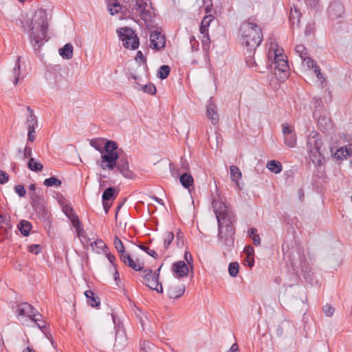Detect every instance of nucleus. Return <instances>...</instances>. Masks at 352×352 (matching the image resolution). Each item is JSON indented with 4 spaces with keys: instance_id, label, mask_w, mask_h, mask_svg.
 <instances>
[{
    "instance_id": "obj_57",
    "label": "nucleus",
    "mask_w": 352,
    "mask_h": 352,
    "mask_svg": "<svg viewBox=\"0 0 352 352\" xmlns=\"http://www.w3.org/2000/svg\"><path fill=\"white\" fill-rule=\"evenodd\" d=\"M90 245L91 246L95 245L96 246H97L98 248H99L100 249H102L105 246L104 243L100 239L96 240L94 242L91 243Z\"/></svg>"
},
{
    "instance_id": "obj_61",
    "label": "nucleus",
    "mask_w": 352,
    "mask_h": 352,
    "mask_svg": "<svg viewBox=\"0 0 352 352\" xmlns=\"http://www.w3.org/2000/svg\"><path fill=\"white\" fill-rule=\"evenodd\" d=\"M252 239L253 241V243L255 245H259L261 244V240L258 234L253 236Z\"/></svg>"
},
{
    "instance_id": "obj_37",
    "label": "nucleus",
    "mask_w": 352,
    "mask_h": 352,
    "mask_svg": "<svg viewBox=\"0 0 352 352\" xmlns=\"http://www.w3.org/2000/svg\"><path fill=\"white\" fill-rule=\"evenodd\" d=\"M239 265L238 263H230L228 267V272L231 276L235 277L239 274Z\"/></svg>"
},
{
    "instance_id": "obj_22",
    "label": "nucleus",
    "mask_w": 352,
    "mask_h": 352,
    "mask_svg": "<svg viewBox=\"0 0 352 352\" xmlns=\"http://www.w3.org/2000/svg\"><path fill=\"white\" fill-rule=\"evenodd\" d=\"M17 228L21 232V234L27 236L30 234V232L32 228V223L27 220H21L19 221Z\"/></svg>"
},
{
    "instance_id": "obj_38",
    "label": "nucleus",
    "mask_w": 352,
    "mask_h": 352,
    "mask_svg": "<svg viewBox=\"0 0 352 352\" xmlns=\"http://www.w3.org/2000/svg\"><path fill=\"white\" fill-rule=\"evenodd\" d=\"M296 52L300 56L301 59H303L306 57L307 55V50L304 45H298L296 46L295 48Z\"/></svg>"
},
{
    "instance_id": "obj_27",
    "label": "nucleus",
    "mask_w": 352,
    "mask_h": 352,
    "mask_svg": "<svg viewBox=\"0 0 352 352\" xmlns=\"http://www.w3.org/2000/svg\"><path fill=\"white\" fill-rule=\"evenodd\" d=\"M76 232L77 237L80 239V241L84 245H88L89 243H90V239L87 236L83 226L78 228L76 230Z\"/></svg>"
},
{
    "instance_id": "obj_2",
    "label": "nucleus",
    "mask_w": 352,
    "mask_h": 352,
    "mask_svg": "<svg viewBox=\"0 0 352 352\" xmlns=\"http://www.w3.org/2000/svg\"><path fill=\"white\" fill-rule=\"evenodd\" d=\"M24 28L29 34L34 49L39 50L43 43L47 41L48 24L46 12L43 10L36 12L31 21L27 22V26Z\"/></svg>"
},
{
    "instance_id": "obj_10",
    "label": "nucleus",
    "mask_w": 352,
    "mask_h": 352,
    "mask_svg": "<svg viewBox=\"0 0 352 352\" xmlns=\"http://www.w3.org/2000/svg\"><path fill=\"white\" fill-rule=\"evenodd\" d=\"M115 168L126 178L131 179L133 177V173L129 169L128 156L123 153L118 155L116 160Z\"/></svg>"
},
{
    "instance_id": "obj_3",
    "label": "nucleus",
    "mask_w": 352,
    "mask_h": 352,
    "mask_svg": "<svg viewBox=\"0 0 352 352\" xmlns=\"http://www.w3.org/2000/svg\"><path fill=\"white\" fill-rule=\"evenodd\" d=\"M243 44L247 47L251 54L254 52L256 48L263 40L261 30L256 23L245 21L239 30Z\"/></svg>"
},
{
    "instance_id": "obj_5",
    "label": "nucleus",
    "mask_w": 352,
    "mask_h": 352,
    "mask_svg": "<svg viewBox=\"0 0 352 352\" xmlns=\"http://www.w3.org/2000/svg\"><path fill=\"white\" fill-rule=\"evenodd\" d=\"M117 144L114 141H107L103 149L101 151L100 160L97 161L98 164L102 170H113L116 160L118 159L120 155L116 152Z\"/></svg>"
},
{
    "instance_id": "obj_28",
    "label": "nucleus",
    "mask_w": 352,
    "mask_h": 352,
    "mask_svg": "<svg viewBox=\"0 0 352 352\" xmlns=\"http://www.w3.org/2000/svg\"><path fill=\"white\" fill-rule=\"evenodd\" d=\"M20 58H21V57L17 58L15 66L13 68V70L12 72V76L14 78L13 82H14V85H17L19 80L20 69H21Z\"/></svg>"
},
{
    "instance_id": "obj_54",
    "label": "nucleus",
    "mask_w": 352,
    "mask_h": 352,
    "mask_svg": "<svg viewBox=\"0 0 352 352\" xmlns=\"http://www.w3.org/2000/svg\"><path fill=\"white\" fill-rule=\"evenodd\" d=\"M345 154L346 153H345L344 148H341L337 150V151L335 153V155L338 159L342 160L343 158H346L348 157V156H345Z\"/></svg>"
},
{
    "instance_id": "obj_19",
    "label": "nucleus",
    "mask_w": 352,
    "mask_h": 352,
    "mask_svg": "<svg viewBox=\"0 0 352 352\" xmlns=\"http://www.w3.org/2000/svg\"><path fill=\"white\" fill-rule=\"evenodd\" d=\"M174 239V234L172 232H167L164 233L163 239V247L159 249V252L161 254H164L166 250L168 249L170 244L172 243Z\"/></svg>"
},
{
    "instance_id": "obj_52",
    "label": "nucleus",
    "mask_w": 352,
    "mask_h": 352,
    "mask_svg": "<svg viewBox=\"0 0 352 352\" xmlns=\"http://www.w3.org/2000/svg\"><path fill=\"white\" fill-rule=\"evenodd\" d=\"M244 252L247 255V258L249 259L250 257L254 255V250L252 246L248 245L245 248Z\"/></svg>"
},
{
    "instance_id": "obj_49",
    "label": "nucleus",
    "mask_w": 352,
    "mask_h": 352,
    "mask_svg": "<svg viewBox=\"0 0 352 352\" xmlns=\"http://www.w3.org/2000/svg\"><path fill=\"white\" fill-rule=\"evenodd\" d=\"M8 179H9L8 174L6 172L0 170V184H4L8 181Z\"/></svg>"
},
{
    "instance_id": "obj_56",
    "label": "nucleus",
    "mask_w": 352,
    "mask_h": 352,
    "mask_svg": "<svg viewBox=\"0 0 352 352\" xmlns=\"http://www.w3.org/2000/svg\"><path fill=\"white\" fill-rule=\"evenodd\" d=\"M91 146L94 147L96 150L100 151L101 153V151L103 149L104 147L102 146V145L100 144L98 140H92L90 143Z\"/></svg>"
},
{
    "instance_id": "obj_32",
    "label": "nucleus",
    "mask_w": 352,
    "mask_h": 352,
    "mask_svg": "<svg viewBox=\"0 0 352 352\" xmlns=\"http://www.w3.org/2000/svg\"><path fill=\"white\" fill-rule=\"evenodd\" d=\"M118 193H116L115 188L113 187L107 188L102 194V202L110 201L111 199L115 198Z\"/></svg>"
},
{
    "instance_id": "obj_42",
    "label": "nucleus",
    "mask_w": 352,
    "mask_h": 352,
    "mask_svg": "<svg viewBox=\"0 0 352 352\" xmlns=\"http://www.w3.org/2000/svg\"><path fill=\"white\" fill-rule=\"evenodd\" d=\"M201 43L203 45V47L204 50L208 49L210 47V38L209 36V34H203L202 38H201Z\"/></svg>"
},
{
    "instance_id": "obj_45",
    "label": "nucleus",
    "mask_w": 352,
    "mask_h": 352,
    "mask_svg": "<svg viewBox=\"0 0 352 352\" xmlns=\"http://www.w3.org/2000/svg\"><path fill=\"white\" fill-rule=\"evenodd\" d=\"M41 318H42V316L41 317L35 316V318L32 320V321H34L36 323V324L40 329H43V328L45 327V322L44 320H43Z\"/></svg>"
},
{
    "instance_id": "obj_21",
    "label": "nucleus",
    "mask_w": 352,
    "mask_h": 352,
    "mask_svg": "<svg viewBox=\"0 0 352 352\" xmlns=\"http://www.w3.org/2000/svg\"><path fill=\"white\" fill-rule=\"evenodd\" d=\"M181 184L186 188L190 189L194 185V179L192 176L188 173H184L179 177Z\"/></svg>"
},
{
    "instance_id": "obj_26",
    "label": "nucleus",
    "mask_w": 352,
    "mask_h": 352,
    "mask_svg": "<svg viewBox=\"0 0 352 352\" xmlns=\"http://www.w3.org/2000/svg\"><path fill=\"white\" fill-rule=\"evenodd\" d=\"M230 170V178L232 181L239 186V180L241 178V172L240 169L236 166H231Z\"/></svg>"
},
{
    "instance_id": "obj_46",
    "label": "nucleus",
    "mask_w": 352,
    "mask_h": 352,
    "mask_svg": "<svg viewBox=\"0 0 352 352\" xmlns=\"http://www.w3.org/2000/svg\"><path fill=\"white\" fill-rule=\"evenodd\" d=\"M14 190L19 197H24L26 193V190L23 185H16L14 186Z\"/></svg>"
},
{
    "instance_id": "obj_39",
    "label": "nucleus",
    "mask_w": 352,
    "mask_h": 352,
    "mask_svg": "<svg viewBox=\"0 0 352 352\" xmlns=\"http://www.w3.org/2000/svg\"><path fill=\"white\" fill-rule=\"evenodd\" d=\"M144 92L149 94H155L156 93V87L153 84H148L142 87Z\"/></svg>"
},
{
    "instance_id": "obj_4",
    "label": "nucleus",
    "mask_w": 352,
    "mask_h": 352,
    "mask_svg": "<svg viewBox=\"0 0 352 352\" xmlns=\"http://www.w3.org/2000/svg\"><path fill=\"white\" fill-rule=\"evenodd\" d=\"M322 145L323 143L319 133L316 131H311L307 137V146L309 157L316 166H321L324 161L321 152Z\"/></svg>"
},
{
    "instance_id": "obj_7",
    "label": "nucleus",
    "mask_w": 352,
    "mask_h": 352,
    "mask_svg": "<svg viewBox=\"0 0 352 352\" xmlns=\"http://www.w3.org/2000/svg\"><path fill=\"white\" fill-rule=\"evenodd\" d=\"M162 265L153 272L150 268L144 269L142 277L144 279L143 283L152 290H155L158 293L163 292V287L159 283V275Z\"/></svg>"
},
{
    "instance_id": "obj_25",
    "label": "nucleus",
    "mask_w": 352,
    "mask_h": 352,
    "mask_svg": "<svg viewBox=\"0 0 352 352\" xmlns=\"http://www.w3.org/2000/svg\"><path fill=\"white\" fill-rule=\"evenodd\" d=\"M28 167L30 170L34 172L41 171L43 168V164L36 161L34 158L30 157L28 162Z\"/></svg>"
},
{
    "instance_id": "obj_35",
    "label": "nucleus",
    "mask_w": 352,
    "mask_h": 352,
    "mask_svg": "<svg viewBox=\"0 0 352 352\" xmlns=\"http://www.w3.org/2000/svg\"><path fill=\"white\" fill-rule=\"evenodd\" d=\"M170 72V67L166 65H162L158 70L157 76L161 79H166Z\"/></svg>"
},
{
    "instance_id": "obj_51",
    "label": "nucleus",
    "mask_w": 352,
    "mask_h": 352,
    "mask_svg": "<svg viewBox=\"0 0 352 352\" xmlns=\"http://www.w3.org/2000/svg\"><path fill=\"white\" fill-rule=\"evenodd\" d=\"M204 3L207 4L205 7V12L208 14H211L210 12L212 8V4L211 0H204Z\"/></svg>"
},
{
    "instance_id": "obj_11",
    "label": "nucleus",
    "mask_w": 352,
    "mask_h": 352,
    "mask_svg": "<svg viewBox=\"0 0 352 352\" xmlns=\"http://www.w3.org/2000/svg\"><path fill=\"white\" fill-rule=\"evenodd\" d=\"M133 3H134V8L132 10L135 9L142 20L148 21L151 19V13L147 9L148 3L145 0H134Z\"/></svg>"
},
{
    "instance_id": "obj_29",
    "label": "nucleus",
    "mask_w": 352,
    "mask_h": 352,
    "mask_svg": "<svg viewBox=\"0 0 352 352\" xmlns=\"http://www.w3.org/2000/svg\"><path fill=\"white\" fill-rule=\"evenodd\" d=\"M292 324L287 320L282 322L278 327L276 331V333L278 336H282L285 331H288L292 327Z\"/></svg>"
},
{
    "instance_id": "obj_59",
    "label": "nucleus",
    "mask_w": 352,
    "mask_h": 352,
    "mask_svg": "<svg viewBox=\"0 0 352 352\" xmlns=\"http://www.w3.org/2000/svg\"><path fill=\"white\" fill-rule=\"evenodd\" d=\"M139 59L142 60V62L146 63V58L141 51H138L135 56L136 61H138Z\"/></svg>"
},
{
    "instance_id": "obj_55",
    "label": "nucleus",
    "mask_w": 352,
    "mask_h": 352,
    "mask_svg": "<svg viewBox=\"0 0 352 352\" xmlns=\"http://www.w3.org/2000/svg\"><path fill=\"white\" fill-rule=\"evenodd\" d=\"M301 269L304 273L307 274L308 276L309 275L310 267L306 261L301 262Z\"/></svg>"
},
{
    "instance_id": "obj_64",
    "label": "nucleus",
    "mask_w": 352,
    "mask_h": 352,
    "mask_svg": "<svg viewBox=\"0 0 352 352\" xmlns=\"http://www.w3.org/2000/svg\"><path fill=\"white\" fill-rule=\"evenodd\" d=\"M228 352H239L238 344L236 343L233 344Z\"/></svg>"
},
{
    "instance_id": "obj_9",
    "label": "nucleus",
    "mask_w": 352,
    "mask_h": 352,
    "mask_svg": "<svg viewBox=\"0 0 352 352\" xmlns=\"http://www.w3.org/2000/svg\"><path fill=\"white\" fill-rule=\"evenodd\" d=\"M15 313L19 318H28L31 320L34 319L35 316L41 317L38 311L32 305L28 302L18 304L16 307Z\"/></svg>"
},
{
    "instance_id": "obj_30",
    "label": "nucleus",
    "mask_w": 352,
    "mask_h": 352,
    "mask_svg": "<svg viewBox=\"0 0 352 352\" xmlns=\"http://www.w3.org/2000/svg\"><path fill=\"white\" fill-rule=\"evenodd\" d=\"M113 244H114L115 248L116 249V250L118 251V252L119 254L120 258L121 256H122L124 254H125L126 253H127L125 251V249H124L122 242L118 238V236H115L114 240H113Z\"/></svg>"
},
{
    "instance_id": "obj_63",
    "label": "nucleus",
    "mask_w": 352,
    "mask_h": 352,
    "mask_svg": "<svg viewBox=\"0 0 352 352\" xmlns=\"http://www.w3.org/2000/svg\"><path fill=\"white\" fill-rule=\"evenodd\" d=\"M314 105H315L316 108L322 107L323 106V102H322V99L315 98L314 99Z\"/></svg>"
},
{
    "instance_id": "obj_48",
    "label": "nucleus",
    "mask_w": 352,
    "mask_h": 352,
    "mask_svg": "<svg viewBox=\"0 0 352 352\" xmlns=\"http://www.w3.org/2000/svg\"><path fill=\"white\" fill-rule=\"evenodd\" d=\"M28 251L34 254H38L41 252L40 245H31L28 247Z\"/></svg>"
},
{
    "instance_id": "obj_1",
    "label": "nucleus",
    "mask_w": 352,
    "mask_h": 352,
    "mask_svg": "<svg viewBox=\"0 0 352 352\" xmlns=\"http://www.w3.org/2000/svg\"><path fill=\"white\" fill-rule=\"evenodd\" d=\"M212 205L218 223L219 244L229 250L234 245L236 216L220 197L214 198Z\"/></svg>"
},
{
    "instance_id": "obj_47",
    "label": "nucleus",
    "mask_w": 352,
    "mask_h": 352,
    "mask_svg": "<svg viewBox=\"0 0 352 352\" xmlns=\"http://www.w3.org/2000/svg\"><path fill=\"white\" fill-rule=\"evenodd\" d=\"M324 314L327 316H331L334 313V308L329 305H326L322 308Z\"/></svg>"
},
{
    "instance_id": "obj_50",
    "label": "nucleus",
    "mask_w": 352,
    "mask_h": 352,
    "mask_svg": "<svg viewBox=\"0 0 352 352\" xmlns=\"http://www.w3.org/2000/svg\"><path fill=\"white\" fill-rule=\"evenodd\" d=\"M28 141L34 142L35 139V129L33 127H28Z\"/></svg>"
},
{
    "instance_id": "obj_43",
    "label": "nucleus",
    "mask_w": 352,
    "mask_h": 352,
    "mask_svg": "<svg viewBox=\"0 0 352 352\" xmlns=\"http://www.w3.org/2000/svg\"><path fill=\"white\" fill-rule=\"evenodd\" d=\"M214 16L212 14H208L204 16L201 24L209 27L210 23L214 20Z\"/></svg>"
},
{
    "instance_id": "obj_62",
    "label": "nucleus",
    "mask_w": 352,
    "mask_h": 352,
    "mask_svg": "<svg viewBox=\"0 0 352 352\" xmlns=\"http://www.w3.org/2000/svg\"><path fill=\"white\" fill-rule=\"evenodd\" d=\"M199 32L202 35L208 34V27L201 24L200 28H199Z\"/></svg>"
},
{
    "instance_id": "obj_8",
    "label": "nucleus",
    "mask_w": 352,
    "mask_h": 352,
    "mask_svg": "<svg viewBox=\"0 0 352 352\" xmlns=\"http://www.w3.org/2000/svg\"><path fill=\"white\" fill-rule=\"evenodd\" d=\"M117 33L124 47L131 50H135L138 47L139 38L131 28L127 27L120 28L117 30Z\"/></svg>"
},
{
    "instance_id": "obj_36",
    "label": "nucleus",
    "mask_w": 352,
    "mask_h": 352,
    "mask_svg": "<svg viewBox=\"0 0 352 352\" xmlns=\"http://www.w3.org/2000/svg\"><path fill=\"white\" fill-rule=\"evenodd\" d=\"M43 184L45 186H46L47 187H50V186H53L58 187L61 185L62 182L55 177H51L45 179L43 182Z\"/></svg>"
},
{
    "instance_id": "obj_31",
    "label": "nucleus",
    "mask_w": 352,
    "mask_h": 352,
    "mask_svg": "<svg viewBox=\"0 0 352 352\" xmlns=\"http://www.w3.org/2000/svg\"><path fill=\"white\" fill-rule=\"evenodd\" d=\"M300 12L299 10H298L296 8L293 10H291L290 14H289V21L292 25H294L296 23L297 25L300 23Z\"/></svg>"
},
{
    "instance_id": "obj_24",
    "label": "nucleus",
    "mask_w": 352,
    "mask_h": 352,
    "mask_svg": "<svg viewBox=\"0 0 352 352\" xmlns=\"http://www.w3.org/2000/svg\"><path fill=\"white\" fill-rule=\"evenodd\" d=\"M60 55L65 58L71 59L73 56V46L71 43H67L63 47L59 49Z\"/></svg>"
},
{
    "instance_id": "obj_33",
    "label": "nucleus",
    "mask_w": 352,
    "mask_h": 352,
    "mask_svg": "<svg viewBox=\"0 0 352 352\" xmlns=\"http://www.w3.org/2000/svg\"><path fill=\"white\" fill-rule=\"evenodd\" d=\"M285 144L289 148H294L297 143V138L296 133L287 135L284 136Z\"/></svg>"
},
{
    "instance_id": "obj_60",
    "label": "nucleus",
    "mask_w": 352,
    "mask_h": 352,
    "mask_svg": "<svg viewBox=\"0 0 352 352\" xmlns=\"http://www.w3.org/2000/svg\"><path fill=\"white\" fill-rule=\"evenodd\" d=\"M345 151V156H351L352 155V145L349 144L344 148Z\"/></svg>"
},
{
    "instance_id": "obj_44",
    "label": "nucleus",
    "mask_w": 352,
    "mask_h": 352,
    "mask_svg": "<svg viewBox=\"0 0 352 352\" xmlns=\"http://www.w3.org/2000/svg\"><path fill=\"white\" fill-rule=\"evenodd\" d=\"M121 8L120 5L118 3H114L113 5L109 6V11L111 14L113 15L119 12Z\"/></svg>"
},
{
    "instance_id": "obj_13",
    "label": "nucleus",
    "mask_w": 352,
    "mask_h": 352,
    "mask_svg": "<svg viewBox=\"0 0 352 352\" xmlns=\"http://www.w3.org/2000/svg\"><path fill=\"white\" fill-rule=\"evenodd\" d=\"M328 13L332 20L342 17L344 13L343 4L338 1H333L328 8Z\"/></svg>"
},
{
    "instance_id": "obj_40",
    "label": "nucleus",
    "mask_w": 352,
    "mask_h": 352,
    "mask_svg": "<svg viewBox=\"0 0 352 352\" xmlns=\"http://www.w3.org/2000/svg\"><path fill=\"white\" fill-rule=\"evenodd\" d=\"M138 248L140 250L146 252L151 256H152L155 258H156L157 257V253L155 250H150L148 247H146L144 245H138Z\"/></svg>"
},
{
    "instance_id": "obj_6",
    "label": "nucleus",
    "mask_w": 352,
    "mask_h": 352,
    "mask_svg": "<svg viewBox=\"0 0 352 352\" xmlns=\"http://www.w3.org/2000/svg\"><path fill=\"white\" fill-rule=\"evenodd\" d=\"M283 52L281 48L271 47L268 50L267 56L269 59L274 58L275 74L280 76L281 78H285L288 76L289 65L286 60L287 57Z\"/></svg>"
},
{
    "instance_id": "obj_16",
    "label": "nucleus",
    "mask_w": 352,
    "mask_h": 352,
    "mask_svg": "<svg viewBox=\"0 0 352 352\" xmlns=\"http://www.w3.org/2000/svg\"><path fill=\"white\" fill-rule=\"evenodd\" d=\"M168 296L170 298H179L185 292V286L183 284L172 283L168 289Z\"/></svg>"
},
{
    "instance_id": "obj_14",
    "label": "nucleus",
    "mask_w": 352,
    "mask_h": 352,
    "mask_svg": "<svg viewBox=\"0 0 352 352\" xmlns=\"http://www.w3.org/2000/svg\"><path fill=\"white\" fill-rule=\"evenodd\" d=\"M120 258L125 265H127L135 271H142L144 270V262L138 258L133 260L128 252Z\"/></svg>"
},
{
    "instance_id": "obj_23",
    "label": "nucleus",
    "mask_w": 352,
    "mask_h": 352,
    "mask_svg": "<svg viewBox=\"0 0 352 352\" xmlns=\"http://www.w3.org/2000/svg\"><path fill=\"white\" fill-rule=\"evenodd\" d=\"M266 167L267 168V169L270 171H271L275 174L280 173L283 170V166H282L281 163L276 160L269 161L266 164Z\"/></svg>"
},
{
    "instance_id": "obj_53",
    "label": "nucleus",
    "mask_w": 352,
    "mask_h": 352,
    "mask_svg": "<svg viewBox=\"0 0 352 352\" xmlns=\"http://www.w3.org/2000/svg\"><path fill=\"white\" fill-rule=\"evenodd\" d=\"M32 154V148L26 144L25 146L24 151H23V158H30L31 155Z\"/></svg>"
},
{
    "instance_id": "obj_20",
    "label": "nucleus",
    "mask_w": 352,
    "mask_h": 352,
    "mask_svg": "<svg viewBox=\"0 0 352 352\" xmlns=\"http://www.w3.org/2000/svg\"><path fill=\"white\" fill-rule=\"evenodd\" d=\"M87 303L93 307H98L100 302V298L91 290H87L85 292Z\"/></svg>"
},
{
    "instance_id": "obj_58",
    "label": "nucleus",
    "mask_w": 352,
    "mask_h": 352,
    "mask_svg": "<svg viewBox=\"0 0 352 352\" xmlns=\"http://www.w3.org/2000/svg\"><path fill=\"white\" fill-rule=\"evenodd\" d=\"M72 226L74 227L75 230H76L78 228L82 226V223H80L79 218H76V219L72 220L71 222Z\"/></svg>"
},
{
    "instance_id": "obj_18",
    "label": "nucleus",
    "mask_w": 352,
    "mask_h": 352,
    "mask_svg": "<svg viewBox=\"0 0 352 352\" xmlns=\"http://www.w3.org/2000/svg\"><path fill=\"white\" fill-rule=\"evenodd\" d=\"M302 60L305 62L308 67H311L312 69H314V73L316 75L318 79L321 80V82H322L324 80V78L322 73L320 72L319 66L316 64L315 60L307 56L304 58Z\"/></svg>"
},
{
    "instance_id": "obj_17",
    "label": "nucleus",
    "mask_w": 352,
    "mask_h": 352,
    "mask_svg": "<svg viewBox=\"0 0 352 352\" xmlns=\"http://www.w3.org/2000/svg\"><path fill=\"white\" fill-rule=\"evenodd\" d=\"M206 116L213 124H217L219 122V115L215 104L210 102L207 105Z\"/></svg>"
},
{
    "instance_id": "obj_34",
    "label": "nucleus",
    "mask_w": 352,
    "mask_h": 352,
    "mask_svg": "<svg viewBox=\"0 0 352 352\" xmlns=\"http://www.w3.org/2000/svg\"><path fill=\"white\" fill-rule=\"evenodd\" d=\"M27 109L30 112V116L27 120L28 128L33 127L35 129L38 123L37 118L36 116L33 114V111L31 109L30 107H28Z\"/></svg>"
},
{
    "instance_id": "obj_41",
    "label": "nucleus",
    "mask_w": 352,
    "mask_h": 352,
    "mask_svg": "<svg viewBox=\"0 0 352 352\" xmlns=\"http://www.w3.org/2000/svg\"><path fill=\"white\" fill-rule=\"evenodd\" d=\"M283 135H290L292 133H295L294 129L292 126H290L288 124H283Z\"/></svg>"
},
{
    "instance_id": "obj_12",
    "label": "nucleus",
    "mask_w": 352,
    "mask_h": 352,
    "mask_svg": "<svg viewBox=\"0 0 352 352\" xmlns=\"http://www.w3.org/2000/svg\"><path fill=\"white\" fill-rule=\"evenodd\" d=\"M166 44L165 36L158 31L152 32L150 34V47L156 51L164 48Z\"/></svg>"
},
{
    "instance_id": "obj_15",
    "label": "nucleus",
    "mask_w": 352,
    "mask_h": 352,
    "mask_svg": "<svg viewBox=\"0 0 352 352\" xmlns=\"http://www.w3.org/2000/svg\"><path fill=\"white\" fill-rule=\"evenodd\" d=\"M172 270L177 278H183L188 276L189 270L183 261L175 262L173 264Z\"/></svg>"
}]
</instances>
